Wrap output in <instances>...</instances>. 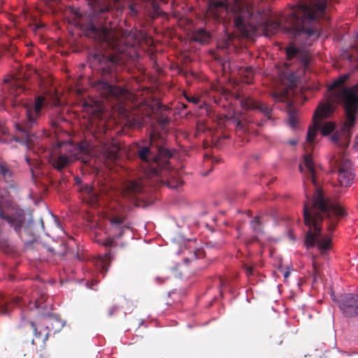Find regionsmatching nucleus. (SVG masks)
<instances>
[{"mask_svg":"<svg viewBox=\"0 0 358 358\" xmlns=\"http://www.w3.org/2000/svg\"><path fill=\"white\" fill-rule=\"evenodd\" d=\"M220 3L233 15L234 25L238 29H244L248 23L261 29L266 37H271L282 31L303 45L306 41L313 36V0H299L297 2L289 14V27L273 20L270 11L256 10L247 0H222Z\"/></svg>","mask_w":358,"mask_h":358,"instance_id":"f257e3e1","label":"nucleus"},{"mask_svg":"<svg viewBox=\"0 0 358 358\" xmlns=\"http://www.w3.org/2000/svg\"><path fill=\"white\" fill-rule=\"evenodd\" d=\"M91 10L87 21L83 24V29L89 37L101 41L114 50L124 55L129 59H138L141 53L138 50L139 43L136 34L131 31H126L123 38H120L115 33L103 25L110 6L98 0H88Z\"/></svg>","mask_w":358,"mask_h":358,"instance_id":"f03ea898","label":"nucleus"},{"mask_svg":"<svg viewBox=\"0 0 358 358\" xmlns=\"http://www.w3.org/2000/svg\"><path fill=\"white\" fill-rule=\"evenodd\" d=\"M346 215L345 208L322 187H317L315 179V250L326 256L332 247L331 234L337 217Z\"/></svg>","mask_w":358,"mask_h":358,"instance_id":"7ed1b4c3","label":"nucleus"},{"mask_svg":"<svg viewBox=\"0 0 358 358\" xmlns=\"http://www.w3.org/2000/svg\"><path fill=\"white\" fill-rule=\"evenodd\" d=\"M349 77L350 74H343L329 86V90L335 91L342 100L346 115L345 122L338 130H336L331 136V140L337 146L344 148L349 145L352 134L351 129L355 124L358 110V85L352 88L344 86Z\"/></svg>","mask_w":358,"mask_h":358,"instance_id":"20e7f679","label":"nucleus"},{"mask_svg":"<svg viewBox=\"0 0 358 358\" xmlns=\"http://www.w3.org/2000/svg\"><path fill=\"white\" fill-rule=\"evenodd\" d=\"M90 60L91 66L100 73V77L92 83V87L104 99H121L127 93V89L115 84L117 82L116 71L120 64L117 57L98 52L93 54Z\"/></svg>","mask_w":358,"mask_h":358,"instance_id":"39448f33","label":"nucleus"},{"mask_svg":"<svg viewBox=\"0 0 358 358\" xmlns=\"http://www.w3.org/2000/svg\"><path fill=\"white\" fill-rule=\"evenodd\" d=\"M46 105L45 97L42 95L35 96L32 106L26 108V120L22 124H15L18 135L13 140L20 144L31 148L37 142L39 134L35 130L38 126L37 119L41 116V110Z\"/></svg>","mask_w":358,"mask_h":358,"instance_id":"423d86ee","label":"nucleus"},{"mask_svg":"<svg viewBox=\"0 0 358 358\" xmlns=\"http://www.w3.org/2000/svg\"><path fill=\"white\" fill-rule=\"evenodd\" d=\"M160 142L155 144L157 162L152 168L154 176L162 178L163 182L170 189H177L182 184L181 179L171 165L170 159L174 156L176 150L169 147L164 139L159 136Z\"/></svg>","mask_w":358,"mask_h":358,"instance_id":"0eeeda50","label":"nucleus"},{"mask_svg":"<svg viewBox=\"0 0 358 358\" xmlns=\"http://www.w3.org/2000/svg\"><path fill=\"white\" fill-rule=\"evenodd\" d=\"M285 52L287 60L296 58L299 64L296 71L291 70L282 72V78L288 85L291 87L296 85L300 78L304 80L309 79L310 77L308 74L310 75L312 72V57L310 53L297 47L294 42L289 43L285 48Z\"/></svg>","mask_w":358,"mask_h":358,"instance_id":"6e6552de","label":"nucleus"},{"mask_svg":"<svg viewBox=\"0 0 358 358\" xmlns=\"http://www.w3.org/2000/svg\"><path fill=\"white\" fill-rule=\"evenodd\" d=\"M59 151L53 157V166L59 171L62 170L71 162L79 159L81 155L90 153V143L82 141L77 143L64 141L58 145Z\"/></svg>","mask_w":358,"mask_h":358,"instance_id":"1a4fd4ad","label":"nucleus"},{"mask_svg":"<svg viewBox=\"0 0 358 358\" xmlns=\"http://www.w3.org/2000/svg\"><path fill=\"white\" fill-rule=\"evenodd\" d=\"M0 218L12 227L18 236L22 235V230L28 236L34 235L36 223L33 211L29 209L25 210L18 207L15 208L14 214L9 215L6 214L0 200Z\"/></svg>","mask_w":358,"mask_h":358,"instance_id":"9d476101","label":"nucleus"},{"mask_svg":"<svg viewBox=\"0 0 358 358\" xmlns=\"http://www.w3.org/2000/svg\"><path fill=\"white\" fill-rule=\"evenodd\" d=\"M303 189L307 201L303 203V215L304 224L309 227L307 231L305 239L304 245L307 250H310L313 248V216L312 215V210L313 209V196L309 195L307 193L306 185L305 181H303Z\"/></svg>","mask_w":358,"mask_h":358,"instance_id":"9b49d317","label":"nucleus"},{"mask_svg":"<svg viewBox=\"0 0 358 358\" xmlns=\"http://www.w3.org/2000/svg\"><path fill=\"white\" fill-rule=\"evenodd\" d=\"M333 301L336 302L345 317H354L358 316V295L348 293L336 297L331 294Z\"/></svg>","mask_w":358,"mask_h":358,"instance_id":"f8f14e48","label":"nucleus"},{"mask_svg":"<svg viewBox=\"0 0 358 358\" xmlns=\"http://www.w3.org/2000/svg\"><path fill=\"white\" fill-rule=\"evenodd\" d=\"M110 227L108 229V237L103 245L108 248L113 245L115 241L121 238L127 230H130L131 227L129 222H126L124 217L114 216L109 219Z\"/></svg>","mask_w":358,"mask_h":358,"instance_id":"ddd939ff","label":"nucleus"},{"mask_svg":"<svg viewBox=\"0 0 358 358\" xmlns=\"http://www.w3.org/2000/svg\"><path fill=\"white\" fill-rule=\"evenodd\" d=\"M142 142L145 144L137 145L136 155L141 161L150 165L152 169L157 162L156 151L152 150L155 149L156 144L154 134H150V139H143Z\"/></svg>","mask_w":358,"mask_h":358,"instance_id":"4468645a","label":"nucleus"},{"mask_svg":"<svg viewBox=\"0 0 358 358\" xmlns=\"http://www.w3.org/2000/svg\"><path fill=\"white\" fill-rule=\"evenodd\" d=\"M241 107L245 110H257L265 117V120H273V107L252 97H245L241 101Z\"/></svg>","mask_w":358,"mask_h":358,"instance_id":"2eb2a0df","label":"nucleus"},{"mask_svg":"<svg viewBox=\"0 0 358 358\" xmlns=\"http://www.w3.org/2000/svg\"><path fill=\"white\" fill-rule=\"evenodd\" d=\"M355 178L354 169L351 162L348 159H342L338 168V180L341 186L348 187L352 184Z\"/></svg>","mask_w":358,"mask_h":358,"instance_id":"dca6fc26","label":"nucleus"},{"mask_svg":"<svg viewBox=\"0 0 358 358\" xmlns=\"http://www.w3.org/2000/svg\"><path fill=\"white\" fill-rule=\"evenodd\" d=\"M334 104L331 101L321 103L315 109V133L319 129L320 125L317 122V117H329L334 111Z\"/></svg>","mask_w":358,"mask_h":358,"instance_id":"f3484780","label":"nucleus"},{"mask_svg":"<svg viewBox=\"0 0 358 358\" xmlns=\"http://www.w3.org/2000/svg\"><path fill=\"white\" fill-rule=\"evenodd\" d=\"M47 320L48 322L45 325V329H48L49 332L53 334L59 332L64 327L66 322L58 318L57 316L52 313H46L43 315Z\"/></svg>","mask_w":358,"mask_h":358,"instance_id":"a211bd4d","label":"nucleus"},{"mask_svg":"<svg viewBox=\"0 0 358 358\" xmlns=\"http://www.w3.org/2000/svg\"><path fill=\"white\" fill-rule=\"evenodd\" d=\"M114 258V254L110 250L104 252L103 255H99L96 261V267L103 275H105L110 267V262Z\"/></svg>","mask_w":358,"mask_h":358,"instance_id":"6ab92c4d","label":"nucleus"},{"mask_svg":"<svg viewBox=\"0 0 358 358\" xmlns=\"http://www.w3.org/2000/svg\"><path fill=\"white\" fill-rule=\"evenodd\" d=\"M1 90L5 98L17 96L19 94L17 84L8 78L3 80Z\"/></svg>","mask_w":358,"mask_h":358,"instance_id":"aec40b11","label":"nucleus"},{"mask_svg":"<svg viewBox=\"0 0 358 358\" xmlns=\"http://www.w3.org/2000/svg\"><path fill=\"white\" fill-rule=\"evenodd\" d=\"M192 39L201 45H205L210 42L211 36L205 28H199L192 34Z\"/></svg>","mask_w":358,"mask_h":358,"instance_id":"412c9836","label":"nucleus"},{"mask_svg":"<svg viewBox=\"0 0 358 358\" xmlns=\"http://www.w3.org/2000/svg\"><path fill=\"white\" fill-rule=\"evenodd\" d=\"M150 6L151 8L148 11V15L152 20H154L162 15L160 5L156 0H152L150 2Z\"/></svg>","mask_w":358,"mask_h":358,"instance_id":"4be33fe9","label":"nucleus"},{"mask_svg":"<svg viewBox=\"0 0 358 358\" xmlns=\"http://www.w3.org/2000/svg\"><path fill=\"white\" fill-rule=\"evenodd\" d=\"M303 158V163L308 171V179L313 183V159L309 157L307 154H304Z\"/></svg>","mask_w":358,"mask_h":358,"instance_id":"5701e85b","label":"nucleus"},{"mask_svg":"<svg viewBox=\"0 0 358 358\" xmlns=\"http://www.w3.org/2000/svg\"><path fill=\"white\" fill-rule=\"evenodd\" d=\"M250 225L252 231L256 234L260 235L264 233L263 224L257 216L250 220Z\"/></svg>","mask_w":358,"mask_h":358,"instance_id":"b1692460","label":"nucleus"},{"mask_svg":"<svg viewBox=\"0 0 358 358\" xmlns=\"http://www.w3.org/2000/svg\"><path fill=\"white\" fill-rule=\"evenodd\" d=\"M287 124L294 131L300 130L296 111L292 110L288 113Z\"/></svg>","mask_w":358,"mask_h":358,"instance_id":"393cba45","label":"nucleus"},{"mask_svg":"<svg viewBox=\"0 0 358 358\" xmlns=\"http://www.w3.org/2000/svg\"><path fill=\"white\" fill-rule=\"evenodd\" d=\"M0 175L6 182L13 180V173L5 164H0Z\"/></svg>","mask_w":358,"mask_h":358,"instance_id":"a878e982","label":"nucleus"},{"mask_svg":"<svg viewBox=\"0 0 358 358\" xmlns=\"http://www.w3.org/2000/svg\"><path fill=\"white\" fill-rule=\"evenodd\" d=\"M335 129V124L333 122H326L322 127L321 133L324 136L330 134Z\"/></svg>","mask_w":358,"mask_h":358,"instance_id":"bb28decb","label":"nucleus"},{"mask_svg":"<svg viewBox=\"0 0 358 358\" xmlns=\"http://www.w3.org/2000/svg\"><path fill=\"white\" fill-rule=\"evenodd\" d=\"M312 120L313 121V116L312 117ZM306 141L310 145L313 143V122L308 127L306 135Z\"/></svg>","mask_w":358,"mask_h":358,"instance_id":"cd10ccee","label":"nucleus"},{"mask_svg":"<svg viewBox=\"0 0 358 358\" xmlns=\"http://www.w3.org/2000/svg\"><path fill=\"white\" fill-rule=\"evenodd\" d=\"M358 39L355 41V45L352 47V53L349 55L350 60L357 59L358 60Z\"/></svg>","mask_w":358,"mask_h":358,"instance_id":"c85d7f7f","label":"nucleus"},{"mask_svg":"<svg viewBox=\"0 0 358 358\" xmlns=\"http://www.w3.org/2000/svg\"><path fill=\"white\" fill-rule=\"evenodd\" d=\"M314 276H315V290L318 287L319 280L321 281L320 284H322V281L321 280V277L320 276V274L318 273V272L317 271V265H316V262H315V274H314Z\"/></svg>","mask_w":358,"mask_h":358,"instance_id":"c756f323","label":"nucleus"},{"mask_svg":"<svg viewBox=\"0 0 358 358\" xmlns=\"http://www.w3.org/2000/svg\"><path fill=\"white\" fill-rule=\"evenodd\" d=\"M185 99L189 103L197 104L199 102V99L194 95L184 94Z\"/></svg>","mask_w":358,"mask_h":358,"instance_id":"7c9ffc66","label":"nucleus"},{"mask_svg":"<svg viewBox=\"0 0 358 358\" xmlns=\"http://www.w3.org/2000/svg\"><path fill=\"white\" fill-rule=\"evenodd\" d=\"M234 122L236 124V128L238 129L240 131H242L243 132L248 131V129L245 128V124L240 120L236 119L234 120Z\"/></svg>","mask_w":358,"mask_h":358,"instance_id":"2f4dec72","label":"nucleus"},{"mask_svg":"<svg viewBox=\"0 0 358 358\" xmlns=\"http://www.w3.org/2000/svg\"><path fill=\"white\" fill-rule=\"evenodd\" d=\"M301 313L304 316H306L308 319L312 318V313L308 310V308L306 305H302L301 308Z\"/></svg>","mask_w":358,"mask_h":358,"instance_id":"473e14b6","label":"nucleus"},{"mask_svg":"<svg viewBox=\"0 0 358 358\" xmlns=\"http://www.w3.org/2000/svg\"><path fill=\"white\" fill-rule=\"evenodd\" d=\"M29 324L31 325V327L33 328V331H34V336L36 337V338H40L41 336V333L39 332L36 328V324L33 321H27Z\"/></svg>","mask_w":358,"mask_h":358,"instance_id":"72a5a7b5","label":"nucleus"},{"mask_svg":"<svg viewBox=\"0 0 358 358\" xmlns=\"http://www.w3.org/2000/svg\"><path fill=\"white\" fill-rule=\"evenodd\" d=\"M29 324L31 325V327L33 328V331H34V336L36 337V338H40L41 336V333L39 332L36 328V324L33 321H27Z\"/></svg>","mask_w":358,"mask_h":358,"instance_id":"f704fd0d","label":"nucleus"},{"mask_svg":"<svg viewBox=\"0 0 358 358\" xmlns=\"http://www.w3.org/2000/svg\"><path fill=\"white\" fill-rule=\"evenodd\" d=\"M99 281L96 280H92L91 282L87 281L86 282L87 287L92 289H96L95 287L97 285Z\"/></svg>","mask_w":358,"mask_h":358,"instance_id":"c9c22d12","label":"nucleus"},{"mask_svg":"<svg viewBox=\"0 0 358 358\" xmlns=\"http://www.w3.org/2000/svg\"><path fill=\"white\" fill-rule=\"evenodd\" d=\"M129 188H131V190H133V191H137L138 189L139 188L138 182H136L135 181L132 182Z\"/></svg>","mask_w":358,"mask_h":358,"instance_id":"e433bc0d","label":"nucleus"},{"mask_svg":"<svg viewBox=\"0 0 358 358\" xmlns=\"http://www.w3.org/2000/svg\"><path fill=\"white\" fill-rule=\"evenodd\" d=\"M134 122L138 128H142L144 126L143 121L141 120H134Z\"/></svg>","mask_w":358,"mask_h":358,"instance_id":"4c0bfd02","label":"nucleus"},{"mask_svg":"<svg viewBox=\"0 0 358 358\" xmlns=\"http://www.w3.org/2000/svg\"><path fill=\"white\" fill-rule=\"evenodd\" d=\"M119 308L117 306H113L108 311V315L112 316L114 313Z\"/></svg>","mask_w":358,"mask_h":358,"instance_id":"58836bf2","label":"nucleus"},{"mask_svg":"<svg viewBox=\"0 0 358 358\" xmlns=\"http://www.w3.org/2000/svg\"><path fill=\"white\" fill-rule=\"evenodd\" d=\"M291 273V268L287 266V270L283 273L284 278L287 279Z\"/></svg>","mask_w":358,"mask_h":358,"instance_id":"ea45409f","label":"nucleus"},{"mask_svg":"<svg viewBox=\"0 0 358 358\" xmlns=\"http://www.w3.org/2000/svg\"><path fill=\"white\" fill-rule=\"evenodd\" d=\"M76 184L80 186V188L83 189V181L80 177H75Z\"/></svg>","mask_w":358,"mask_h":358,"instance_id":"a19ab883","label":"nucleus"},{"mask_svg":"<svg viewBox=\"0 0 358 358\" xmlns=\"http://www.w3.org/2000/svg\"><path fill=\"white\" fill-rule=\"evenodd\" d=\"M169 119L168 117H162L160 123L162 126H165L169 123Z\"/></svg>","mask_w":358,"mask_h":358,"instance_id":"79ce46f5","label":"nucleus"},{"mask_svg":"<svg viewBox=\"0 0 358 358\" xmlns=\"http://www.w3.org/2000/svg\"><path fill=\"white\" fill-rule=\"evenodd\" d=\"M8 131V129L3 124H0V133L6 134Z\"/></svg>","mask_w":358,"mask_h":358,"instance_id":"37998d69","label":"nucleus"},{"mask_svg":"<svg viewBox=\"0 0 358 358\" xmlns=\"http://www.w3.org/2000/svg\"><path fill=\"white\" fill-rule=\"evenodd\" d=\"M299 142L298 138L291 139L287 141V143L290 145H296Z\"/></svg>","mask_w":358,"mask_h":358,"instance_id":"c03bdc74","label":"nucleus"},{"mask_svg":"<svg viewBox=\"0 0 358 358\" xmlns=\"http://www.w3.org/2000/svg\"><path fill=\"white\" fill-rule=\"evenodd\" d=\"M129 9H130V11H131L134 15H137V14H138V12L137 8H136L134 6H133V5H131V6H129Z\"/></svg>","mask_w":358,"mask_h":358,"instance_id":"a18cd8bd","label":"nucleus"},{"mask_svg":"<svg viewBox=\"0 0 358 358\" xmlns=\"http://www.w3.org/2000/svg\"><path fill=\"white\" fill-rule=\"evenodd\" d=\"M246 274L248 275H251L253 274V268L250 266L246 267Z\"/></svg>","mask_w":358,"mask_h":358,"instance_id":"49530a36","label":"nucleus"},{"mask_svg":"<svg viewBox=\"0 0 358 358\" xmlns=\"http://www.w3.org/2000/svg\"><path fill=\"white\" fill-rule=\"evenodd\" d=\"M85 189L86 190V192L89 194H91L93 193V188L92 187H90L88 185H85Z\"/></svg>","mask_w":358,"mask_h":358,"instance_id":"de8ad7c7","label":"nucleus"},{"mask_svg":"<svg viewBox=\"0 0 358 358\" xmlns=\"http://www.w3.org/2000/svg\"><path fill=\"white\" fill-rule=\"evenodd\" d=\"M353 147L355 150H358V135L355 138V141Z\"/></svg>","mask_w":358,"mask_h":358,"instance_id":"09e8293b","label":"nucleus"},{"mask_svg":"<svg viewBox=\"0 0 358 358\" xmlns=\"http://www.w3.org/2000/svg\"><path fill=\"white\" fill-rule=\"evenodd\" d=\"M299 171L303 173V165L301 164H300L299 165Z\"/></svg>","mask_w":358,"mask_h":358,"instance_id":"8fccbe9b","label":"nucleus"},{"mask_svg":"<svg viewBox=\"0 0 358 358\" xmlns=\"http://www.w3.org/2000/svg\"><path fill=\"white\" fill-rule=\"evenodd\" d=\"M40 222H41V229H44L45 227H44V223H43V220L42 217H41V219H40Z\"/></svg>","mask_w":358,"mask_h":358,"instance_id":"3c124183","label":"nucleus"},{"mask_svg":"<svg viewBox=\"0 0 358 358\" xmlns=\"http://www.w3.org/2000/svg\"><path fill=\"white\" fill-rule=\"evenodd\" d=\"M289 238L290 239L293 240V241L296 240V237L294 235L291 234H289Z\"/></svg>","mask_w":358,"mask_h":358,"instance_id":"603ef678","label":"nucleus"},{"mask_svg":"<svg viewBox=\"0 0 358 358\" xmlns=\"http://www.w3.org/2000/svg\"><path fill=\"white\" fill-rule=\"evenodd\" d=\"M26 320L25 316L22 313L21 315V321L22 322H24Z\"/></svg>","mask_w":358,"mask_h":358,"instance_id":"864d4df0","label":"nucleus"},{"mask_svg":"<svg viewBox=\"0 0 358 358\" xmlns=\"http://www.w3.org/2000/svg\"><path fill=\"white\" fill-rule=\"evenodd\" d=\"M309 255H310V259L312 260V263L313 264V255L311 252H310Z\"/></svg>","mask_w":358,"mask_h":358,"instance_id":"5fc2aeb1","label":"nucleus"},{"mask_svg":"<svg viewBox=\"0 0 358 358\" xmlns=\"http://www.w3.org/2000/svg\"><path fill=\"white\" fill-rule=\"evenodd\" d=\"M311 289L313 288V280L310 282Z\"/></svg>","mask_w":358,"mask_h":358,"instance_id":"6e6d98bb","label":"nucleus"},{"mask_svg":"<svg viewBox=\"0 0 358 358\" xmlns=\"http://www.w3.org/2000/svg\"><path fill=\"white\" fill-rule=\"evenodd\" d=\"M25 159H26V162H27V164H30V160H29V159L28 157H26V158H25Z\"/></svg>","mask_w":358,"mask_h":358,"instance_id":"4d7b16f0","label":"nucleus"},{"mask_svg":"<svg viewBox=\"0 0 358 358\" xmlns=\"http://www.w3.org/2000/svg\"><path fill=\"white\" fill-rule=\"evenodd\" d=\"M55 222H57V225H59V224H60V223H59V220H58L57 219H56V220H55Z\"/></svg>","mask_w":358,"mask_h":358,"instance_id":"13d9d810","label":"nucleus"},{"mask_svg":"<svg viewBox=\"0 0 358 358\" xmlns=\"http://www.w3.org/2000/svg\"><path fill=\"white\" fill-rule=\"evenodd\" d=\"M180 252H181V250H179L178 251H177V252H176V254H177V255H180Z\"/></svg>","mask_w":358,"mask_h":358,"instance_id":"bf43d9fd","label":"nucleus"},{"mask_svg":"<svg viewBox=\"0 0 358 358\" xmlns=\"http://www.w3.org/2000/svg\"><path fill=\"white\" fill-rule=\"evenodd\" d=\"M184 261H185V262H189V259H188V258H185V259H184Z\"/></svg>","mask_w":358,"mask_h":358,"instance_id":"052dcab7","label":"nucleus"},{"mask_svg":"<svg viewBox=\"0 0 358 358\" xmlns=\"http://www.w3.org/2000/svg\"><path fill=\"white\" fill-rule=\"evenodd\" d=\"M257 125H258L259 127H262V126L263 125V124H262V123H261V122H259Z\"/></svg>","mask_w":358,"mask_h":358,"instance_id":"680f3d73","label":"nucleus"},{"mask_svg":"<svg viewBox=\"0 0 358 358\" xmlns=\"http://www.w3.org/2000/svg\"><path fill=\"white\" fill-rule=\"evenodd\" d=\"M194 255L195 258H196L197 255H196V252L195 251H194Z\"/></svg>","mask_w":358,"mask_h":358,"instance_id":"e2e57ef3","label":"nucleus"},{"mask_svg":"<svg viewBox=\"0 0 358 358\" xmlns=\"http://www.w3.org/2000/svg\"><path fill=\"white\" fill-rule=\"evenodd\" d=\"M143 323H144V321L141 320L140 324L142 325Z\"/></svg>","mask_w":358,"mask_h":358,"instance_id":"0e129e2a","label":"nucleus"},{"mask_svg":"<svg viewBox=\"0 0 358 358\" xmlns=\"http://www.w3.org/2000/svg\"><path fill=\"white\" fill-rule=\"evenodd\" d=\"M22 327V324H19V327L21 328Z\"/></svg>","mask_w":358,"mask_h":358,"instance_id":"69168bd1","label":"nucleus"},{"mask_svg":"<svg viewBox=\"0 0 358 358\" xmlns=\"http://www.w3.org/2000/svg\"><path fill=\"white\" fill-rule=\"evenodd\" d=\"M187 327H188L189 328H191V327H192V326H191L190 324H187Z\"/></svg>","mask_w":358,"mask_h":358,"instance_id":"338daca9","label":"nucleus"},{"mask_svg":"<svg viewBox=\"0 0 358 358\" xmlns=\"http://www.w3.org/2000/svg\"><path fill=\"white\" fill-rule=\"evenodd\" d=\"M159 279H160V278H159V277H157V278H156V280H159Z\"/></svg>","mask_w":358,"mask_h":358,"instance_id":"774afa93","label":"nucleus"}]
</instances>
